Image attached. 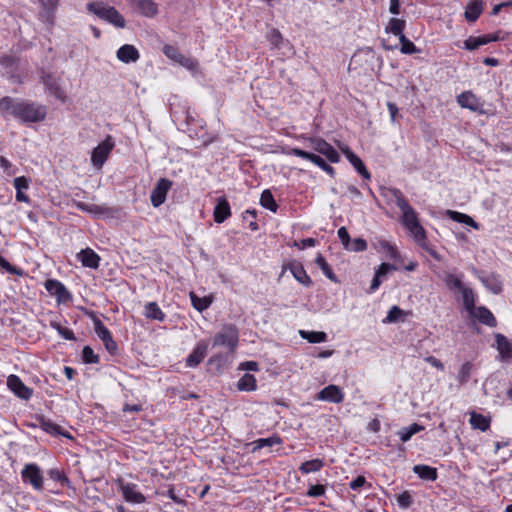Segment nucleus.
<instances>
[{
    "instance_id": "nucleus-37",
    "label": "nucleus",
    "mask_w": 512,
    "mask_h": 512,
    "mask_svg": "<svg viewBox=\"0 0 512 512\" xmlns=\"http://www.w3.org/2000/svg\"><path fill=\"white\" fill-rule=\"evenodd\" d=\"M472 371H473V364L469 361L464 362L460 366L458 373L456 375V380L459 383V385H464L469 381Z\"/></svg>"
},
{
    "instance_id": "nucleus-54",
    "label": "nucleus",
    "mask_w": 512,
    "mask_h": 512,
    "mask_svg": "<svg viewBox=\"0 0 512 512\" xmlns=\"http://www.w3.org/2000/svg\"><path fill=\"white\" fill-rule=\"evenodd\" d=\"M48 474L52 480L59 482L62 486H68L70 483L66 475L58 469H51Z\"/></svg>"
},
{
    "instance_id": "nucleus-5",
    "label": "nucleus",
    "mask_w": 512,
    "mask_h": 512,
    "mask_svg": "<svg viewBox=\"0 0 512 512\" xmlns=\"http://www.w3.org/2000/svg\"><path fill=\"white\" fill-rule=\"evenodd\" d=\"M115 146L112 136L108 135L98 146H96L91 154V163L93 166L101 169L111 151Z\"/></svg>"
},
{
    "instance_id": "nucleus-59",
    "label": "nucleus",
    "mask_w": 512,
    "mask_h": 512,
    "mask_svg": "<svg viewBox=\"0 0 512 512\" xmlns=\"http://www.w3.org/2000/svg\"><path fill=\"white\" fill-rule=\"evenodd\" d=\"M0 267L13 275H20L21 272L13 265H11L5 258L0 255Z\"/></svg>"
},
{
    "instance_id": "nucleus-36",
    "label": "nucleus",
    "mask_w": 512,
    "mask_h": 512,
    "mask_svg": "<svg viewBox=\"0 0 512 512\" xmlns=\"http://www.w3.org/2000/svg\"><path fill=\"white\" fill-rule=\"evenodd\" d=\"M299 335L309 343H322L327 340V334L322 331L299 330Z\"/></svg>"
},
{
    "instance_id": "nucleus-14",
    "label": "nucleus",
    "mask_w": 512,
    "mask_h": 512,
    "mask_svg": "<svg viewBox=\"0 0 512 512\" xmlns=\"http://www.w3.org/2000/svg\"><path fill=\"white\" fill-rule=\"evenodd\" d=\"M7 386L19 398L28 400L32 396V390L28 388L16 375H10L7 379Z\"/></svg>"
},
{
    "instance_id": "nucleus-55",
    "label": "nucleus",
    "mask_w": 512,
    "mask_h": 512,
    "mask_svg": "<svg viewBox=\"0 0 512 512\" xmlns=\"http://www.w3.org/2000/svg\"><path fill=\"white\" fill-rule=\"evenodd\" d=\"M326 488L322 484L311 485L306 492L308 497H321L325 494Z\"/></svg>"
},
{
    "instance_id": "nucleus-35",
    "label": "nucleus",
    "mask_w": 512,
    "mask_h": 512,
    "mask_svg": "<svg viewBox=\"0 0 512 512\" xmlns=\"http://www.w3.org/2000/svg\"><path fill=\"white\" fill-rule=\"evenodd\" d=\"M405 27H406L405 20L399 19V18H391L385 27V32L391 33V34L401 38V35H404L403 32H404Z\"/></svg>"
},
{
    "instance_id": "nucleus-42",
    "label": "nucleus",
    "mask_w": 512,
    "mask_h": 512,
    "mask_svg": "<svg viewBox=\"0 0 512 512\" xmlns=\"http://www.w3.org/2000/svg\"><path fill=\"white\" fill-rule=\"evenodd\" d=\"M348 161L351 165L357 170L359 174H361L365 179H370L371 175L366 169L363 161L354 153H349Z\"/></svg>"
},
{
    "instance_id": "nucleus-3",
    "label": "nucleus",
    "mask_w": 512,
    "mask_h": 512,
    "mask_svg": "<svg viewBox=\"0 0 512 512\" xmlns=\"http://www.w3.org/2000/svg\"><path fill=\"white\" fill-rule=\"evenodd\" d=\"M87 8L91 13L117 28H124L126 25L124 17L116 9L103 2L89 3Z\"/></svg>"
},
{
    "instance_id": "nucleus-44",
    "label": "nucleus",
    "mask_w": 512,
    "mask_h": 512,
    "mask_svg": "<svg viewBox=\"0 0 512 512\" xmlns=\"http://www.w3.org/2000/svg\"><path fill=\"white\" fill-rule=\"evenodd\" d=\"M260 204L264 208H266V209H268V210H270L272 212H276L277 208H278V206H277V204H276V202L274 200V197H273L272 193L270 192V190H264L262 192L261 197H260Z\"/></svg>"
},
{
    "instance_id": "nucleus-33",
    "label": "nucleus",
    "mask_w": 512,
    "mask_h": 512,
    "mask_svg": "<svg viewBox=\"0 0 512 512\" xmlns=\"http://www.w3.org/2000/svg\"><path fill=\"white\" fill-rule=\"evenodd\" d=\"M189 296L192 306L199 312H203L208 309L213 302V297L211 295L199 297L194 292H190Z\"/></svg>"
},
{
    "instance_id": "nucleus-8",
    "label": "nucleus",
    "mask_w": 512,
    "mask_h": 512,
    "mask_svg": "<svg viewBox=\"0 0 512 512\" xmlns=\"http://www.w3.org/2000/svg\"><path fill=\"white\" fill-rule=\"evenodd\" d=\"M313 149L322 154L331 163H338L340 161V155L335 148L322 138H310Z\"/></svg>"
},
{
    "instance_id": "nucleus-31",
    "label": "nucleus",
    "mask_w": 512,
    "mask_h": 512,
    "mask_svg": "<svg viewBox=\"0 0 512 512\" xmlns=\"http://www.w3.org/2000/svg\"><path fill=\"white\" fill-rule=\"evenodd\" d=\"M483 285L489 289L493 294H499L502 291V283L499 277L495 274H490L485 277H480Z\"/></svg>"
},
{
    "instance_id": "nucleus-18",
    "label": "nucleus",
    "mask_w": 512,
    "mask_h": 512,
    "mask_svg": "<svg viewBox=\"0 0 512 512\" xmlns=\"http://www.w3.org/2000/svg\"><path fill=\"white\" fill-rule=\"evenodd\" d=\"M117 59L123 63H134L140 58L139 51L134 45L125 44L116 52Z\"/></svg>"
},
{
    "instance_id": "nucleus-2",
    "label": "nucleus",
    "mask_w": 512,
    "mask_h": 512,
    "mask_svg": "<svg viewBox=\"0 0 512 512\" xmlns=\"http://www.w3.org/2000/svg\"><path fill=\"white\" fill-rule=\"evenodd\" d=\"M392 193L395 199L396 206L402 212V224L413 235L415 241L419 245L423 246L426 240V233L424 228L420 224L417 212L405 199L403 193L400 190L394 189Z\"/></svg>"
},
{
    "instance_id": "nucleus-20",
    "label": "nucleus",
    "mask_w": 512,
    "mask_h": 512,
    "mask_svg": "<svg viewBox=\"0 0 512 512\" xmlns=\"http://www.w3.org/2000/svg\"><path fill=\"white\" fill-rule=\"evenodd\" d=\"M396 266L389 264V263H382L379 268L376 270L374 278L371 282L369 292L373 293L375 292L384 279H386L387 275L391 272L396 270Z\"/></svg>"
},
{
    "instance_id": "nucleus-58",
    "label": "nucleus",
    "mask_w": 512,
    "mask_h": 512,
    "mask_svg": "<svg viewBox=\"0 0 512 512\" xmlns=\"http://www.w3.org/2000/svg\"><path fill=\"white\" fill-rule=\"evenodd\" d=\"M286 154L288 155H293V156H297V157H301L303 159H306V160H311L312 156H313V153H310V152H307V151H304L302 149H299V148H291L289 149Z\"/></svg>"
},
{
    "instance_id": "nucleus-43",
    "label": "nucleus",
    "mask_w": 512,
    "mask_h": 512,
    "mask_svg": "<svg viewBox=\"0 0 512 512\" xmlns=\"http://www.w3.org/2000/svg\"><path fill=\"white\" fill-rule=\"evenodd\" d=\"M315 263L322 270L323 274L328 279H330L333 282H337L338 281L336 275L334 274V272L332 271V269L330 268V266L326 262L325 258L321 254L317 255V257L315 258Z\"/></svg>"
},
{
    "instance_id": "nucleus-4",
    "label": "nucleus",
    "mask_w": 512,
    "mask_h": 512,
    "mask_svg": "<svg viewBox=\"0 0 512 512\" xmlns=\"http://www.w3.org/2000/svg\"><path fill=\"white\" fill-rule=\"evenodd\" d=\"M239 332L236 326L228 324L214 336L213 346H226L230 351H234L238 345Z\"/></svg>"
},
{
    "instance_id": "nucleus-17",
    "label": "nucleus",
    "mask_w": 512,
    "mask_h": 512,
    "mask_svg": "<svg viewBox=\"0 0 512 512\" xmlns=\"http://www.w3.org/2000/svg\"><path fill=\"white\" fill-rule=\"evenodd\" d=\"M130 3L145 17L152 18L158 13V5L153 0H130Z\"/></svg>"
},
{
    "instance_id": "nucleus-45",
    "label": "nucleus",
    "mask_w": 512,
    "mask_h": 512,
    "mask_svg": "<svg viewBox=\"0 0 512 512\" xmlns=\"http://www.w3.org/2000/svg\"><path fill=\"white\" fill-rule=\"evenodd\" d=\"M94 331L97 336L103 341L110 338L112 335L108 328L103 324V322L99 318L93 319Z\"/></svg>"
},
{
    "instance_id": "nucleus-38",
    "label": "nucleus",
    "mask_w": 512,
    "mask_h": 512,
    "mask_svg": "<svg viewBox=\"0 0 512 512\" xmlns=\"http://www.w3.org/2000/svg\"><path fill=\"white\" fill-rule=\"evenodd\" d=\"M461 293V296H462V301H463V306L465 308V310L467 312H469L470 310H473V308L475 307V303H476V299H475V294L473 292V290L466 286L459 291Z\"/></svg>"
},
{
    "instance_id": "nucleus-28",
    "label": "nucleus",
    "mask_w": 512,
    "mask_h": 512,
    "mask_svg": "<svg viewBox=\"0 0 512 512\" xmlns=\"http://www.w3.org/2000/svg\"><path fill=\"white\" fill-rule=\"evenodd\" d=\"M463 274H454V273H445L443 277V282L445 285L452 291L457 290L458 292L462 290L465 287V284L463 283Z\"/></svg>"
},
{
    "instance_id": "nucleus-51",
    "label": "nucleus",
    "mask_w": 512,
    "mask_h": 512,
    "mask_svg": "<svg viewBox=\"0 0 512 512\" xmlns=\"http://www.w3.org/2000/svg\"><path fill=\"white\" fill-rule=\"evenodd\" d=\"M82 359L85 363L96 364L99 362V356L94 353L90 346H85L82 350Z\"/></svg>"
},
{
    "instance_id": "nucleus-62",
    "label": "nucleus",
    "mask_w": 512,
    "mask_h": 512,
    "mask_svg": "<svg viewBox=\"0 0 512 512\" xmlns=\"http://www.w3.org/2000/svg\"><path fill=\"white\" fill-rule=\"evenodd\" d=\"M337 233H338V237L341 240V243L344 245V247L346 245H349L350 236H349L347 229L345 227H341L338 229Z\"/></svg>"
},
{
    "instance_id": "nucleus-30",
    "label": "nucleus",
    "mask_w": 512,
    "mask_h": 512,
    "mask_svg": "<svg viewBox=\"0 0 512 512\" xmlns=\"http://www.w3.org/2000/svg\"><path fill=\"white\" fill-rule=\"evenodd\" d=\"M413 472L423 480L435 481L437 479V469L428 465H415L413 467Z\"/></svg>"
},
{
    "instance_id": "nucleus-29",
    "label": "nucleus",
    "mask_w": 512,
    "mask_h": 512,
    "mask_svg": "<svg viewBox=\"0 0 512 512\" xmlns=\"http://www.w3.org/2000/svg\"><path fill=\"white\" fill-rule=\"evenodd\" d=\"M496 346L503 359L512 357V343L502 334L496 335Z\"/></svg>"
},
{
    "instance_id": "nucleus-19",
    "label": "nucleus",
    "mask_w": 512,
    "mask_h": 512,
    "mask_svg": "<svg viewBox=\"0 0 512 512\" xmlns=\"http://www.w3.org/2000/svg\"><path fill=\"white\" fill-rule=\"evenodd\" d=\"M231 216L230 204L225 197H219L214 207L213 217L216 223H223Z\"/></svg>"
},
{
    "instance_id": "nucleus-27",
    "label": "nucleus",
    "mask_w": 512,
    "mask_h": 512,
    "mask_svg": "<svg viewBox=\"0 0 512 512\" xmlns=\"http://www.w3.org/2000/svg\"><path fill=\"white\" fill-rule=\"evenodd\" d=\"M446 215L451 220H453L455 222L466 224V225L474 228L475 230L480 229V225L477 222H475L474 219L467 214H464V213H461L458 211H454V210H447Z\"/></svg>"
},
{
    "instance_id": "nucleus-39",
    "label": "nucleus",
    "mask_w": 512,
    "mask_h": 512,
    "mask_svg": "<svg viewBox=\"0 0 512 512\" xmlns=\"http://www.w3.org/2000/svg\"><path fill=\"white\" fill-rule=\"evenodd\" d=\"M75 206L79 210L89 213V214H93V215H101L108 211V209L106 207L99 206L96 204L85 203V202H81V201L76 202Z\"/></svg>"
},
{
    "instance_id": "nucleus-16",
    "label": "nucleus",
    "mask_w": 512,
    "mask_h": 512,
    "mask_svg": "<svg viewBox=\"0 0 512 512\" xmlns=\"http://www.w3.org/2000/svg\"><path fill=\"white\" fill-rule=\"evenodd\" d=\"M41 82L46 87V89L53 94L57 99H59L62 102L66 101V93L64 90L59 86L58 81L56 78H54L51 74L43 73L41 75Z\"/></svg>"
},
{
    "instance_id": "nucleus-7",
    "label": "nucleus",
    "mask_w": 512,
    "mask_h": 512,
    "mask_svg": "<svg viewBox=\"0 0 512 512\" xmlns=\"http://www.w3.org/2000/svg\"><path fill=\"white\" fill-rule=\"evenodd\" d=\"M163 53L169 59L179 63L181 66L190 71H196L198 62L192 57H187L179 52V50L171 45H166L163 48Z\"/></svg>"
},
{
    "instance_id": "nucleus-24",
    "label": "nucleus",
    "mask_w": 512,
    "mask_h": 512,
    "mask_svg": "<svg viewBox=\"0 0 512 512\" xmlns=\"http://www.w3.org/2000/svg\"><path fill=\"white\" fill-rule=\"evenodd\" d=\"M29 179L25 176L16 177L13 181L14 187L16 189L15 198L18 202L29 203L30 199L28 195H26L23 191L29 188Z\"/></svg>"
},
{
    "instance_id": "nucleus-21",
    "label": "nucleus",
    "mask_w": 512,
    "mask_h": 512,
    "mask_svg": "<svg viewBox=\"0 0 512 512\" xmlns=\"http://www.w3.org/2000/svg\"><path fill=\"white\" fill-rule=\"evenodd\" d=\"M77 259L82 263L84 267L91 269H97L99 267L100 257L91 248L82 249L77 254Z\"/></svg>"
},
{
    "instance_id": "nucleus-6",
    "label": "nucleus",
    "mask_w": 512,
    "mask_h": 512,
    "mask_svg": "<svg viewBox=\"0 0 512 512\" xmlns=\"http://www.w3.org/2000/svg\"><path fill=\"white\" fill-rule=\"evenodd\" d=\"M21 477L24 483L30 484L36 491L43 490V475L38 465L34 463L26 464L22 471Z\"/></svg>"
},
{
    "instance_id": "nucleus-10",
    "label": "nucleus",
    "mask_w": 512,
    "mask_h": 512,
    "mask_svg": "<svg viewBox=\"0 0 512 512\" xmlns=\"http://www.w3.org/2000/svg\"><path fill=\"white\" fill-rule=\"evenodd\" d=\"M345 394L343 390L334 384H330L320 390L317 394V399L321 401H327L334 404H340L343 402Z\"/></svg>"
},
{
    "instance_id": "nucleus-22",
    "label": "nucleus",
    "mask_w": 512,
    "mask_h": 512,
    "mask_svg": "<svg viewBox=\"0 0 512 512\" xmlns=\"http://www.w3.org/2000/svg\"><path fill=\"white\" fill-rule=\"evenodd\" d=\"M468 313L471 317L476 318L487 326L495 327L497 324L494 315L484 306L474 307L473 310H470Z\"/></svg>"
},
{
    "instance_id": "nucleus-52",
    "label": "nucleus",
    "mask_w": 512,
    "mask_h": 512,
    "mask_svg": "<svg viewBox=\"0 0 512 512\" xmlns=\"http://www.w3.org/2000/svg\"><path fill=\"white\" fill-rule=\"evenodd\" d=\"M485 45V40L481 36L473 37L470 36L464 41V48L467 50H475L480 46Z\"/></svg>"
},
{
    "instance_id": "nucleus-12",
    "label": "nucleus",
    "mask_w": 512,
    "mask_h": 512,
    "mask_svg": "<svg viewBox=\"0 0 512 512\" xmlns=\"http://www.w3.org/2000/svg\"><path fill=\"white\" fill-rule=\"evenodd\" d=\"M45 288L50 295L56 297L58 303H65L71 299V295L66 287L58 280H47L45 282Z\"/></svg>"
},
{
    "instance_id": "nucleus-56",
    "label": "nucleus",
    "mask_w": 512,
    "mask_h": 512,
    "mask_svg": "<svg viewBox=\"0 0 512 512\" xmlns=\"http://www.w3.org/2000/svg\"><path fill=\"white\" fill-rule=\"evenodd\" d=\"M0 167L2 168L3 172L8 176L14 175L17 171L13 164L3 156L0 157Z\"/></svg>"
},
{
    "instance_id": "nucleus-25",
    "label": "nucleus",
    "mask_w": 512,
    "mask_h": 512,
    "mask_svg": "<svg viewBox=\"0 0 512 512\" xmlns=\"http://www.w3.org/2000/svg\"><path fill=\"white\" fill-rule=\"evenodd\" d=\"M469 423L473 429L485 432L490 428L491 419L473 411L470 413Z\"/></svg>"
},
{
    "instance_id": "nucleus-23",
    "label": "nucleus",
    "mask_w": 512,
    "mask_h": 512,
    "mask_svg": "<svg viewBox=\"0 0 512 512\" xmlns=\"http://www.w3.org/2000/svg\"><path fill=\"white\" fill-rule=\"evenodd\" d=\"M484 9V2L482 0H471L464 12V17L468 22H475Z\"/></svg>"
},
{
    "instance_id": "nucleus-49",
    "label": "nucleus",
    "mask_w": 512,
    "mask_h": 512,
    "mask_svg": "<svg viewBox=\"0 0 512 512\" xmlns=\"http://www.w3.org/2000/svg\"><path fill=\"white\" fill-rule=\"evenodd\" d=\"M50 325H51L52 328L57 330L59 335H61V337H63L64 339H66V340H74L75 339L74 332L71 329L63 327L58 322H51Z\"/></svg>"
},
{
    "instance_id": "nucleus-15",
    "label": "nucleus",
    "mask_w": 512,
    "mask_h": 512,
    "mask_svg": "<svg viewBox=\"0 0 512 512\" xmlns=\"http://www.w3.org/2000/svg\"><path fill=\"white\" fill-rule=\"evenodd\" d=\"M208 350V344L202 340L197 343L192 352L186 358V366L194 368L198 366L205 358Z\"/></svg>"
},
{
    "instance_id": "nucleus-48",
    "label": "nucleus",
    "mask_w": 512,
    "mask_h": 512,
    "mask_svg": "<svg viewBox=\"0 0 512 512\" xmlns=\"http://www.w3.org/2000/svg\"><path fill=\"white\" fill-rule=\"evenodd\" d=\"M403 315L404 312L402 309H400L398 306H393L388 311L387 316L383 319V323L397 322L402 318Z\"/></svg>"
},
{
    "instance_id": "nucleus-13",
    "label": "nucleus",
    "mask_w": 512,
    "mask_h": 512,
    "mask_svg": "<svg viewBox=\"0 0 512 512\" xmlns=\"http://www.w3.org/2000/svg\"><path fill=\"white\" fill-rule=\"evenodd\" d=\"M457 102L462 108L473 112H483V103L471 91H465L457 97Z\"/></svg>"
},
{
    "instance_id": "nucleus-57",
    "label": "nucleus",
    "mask_w": 512,
    "mask_h": 512,
    "mask_svg": "<svg viewBox=\"0 0 512 512\" xmlns=\"http://www.w3.org/2000/svg\"><path fill=\"white\" fill-rule=\"evenodd\" d=\"M380 246H381L382 250L386 253L387 257H389L390 259L398 258L399 254H398L396 248L393 245H391L389 242L381 241Z\"/></svg>"
},
{
    "instance_id": "nucleus-61",
    "label": "nucleus",
    "mask_w": 512,
    "mask_h": 512,
    "mask_svg": "<svg viewBox=\"0 0 512 512\" xmlns=\"http://www.w3.org/2000/svg\"><path fill=\"white\" fill-rule=\"evenodd\" d=\"M398 504L402 508H407L411 504V496L408 492H403L398 496Z\"/></svg>"
},
{
    "instance_id": "nucleus-64",
    "label": "nucleus",
    "mask_w": 512,
    "mask_h": 512,
    "mask_svg": "<svg viewBox=\"0 0 512 512\" xmlns=\"http://www.w3.org/2000/svg\"><path fill=\"white\" fill-rule=\"evenodd\" d=\"M425 361L428 362L431 366H433L434 368H436V369H438L440 371L444 370L443 363L439 359L434 357V356H429V357L425 358Z\"/></svg>"
},
{
    "instance_id": "nucleus-63",
    "label": "nucleus",
    "mask_w": 512,
    "mask_h": 512,
    "mask_svg": "<svg viewBox=\"0 0 512 512\" xmlns=\"http://www.w3.org/2000/svg\"><path fill=\"white\" fill-rule=\"evenodd\" d=\"M365 482L366 479L364 476H357L354 480L350 482L349 486L352 490H358L365 484Z\"/></svg>"
},
{
    "instance_id": "nucleus-41",
    "label": "nucleus",
    "mask_w": 512,
    "mask_h": 512,
    "mask_svg": "<svg viewBox=\"0 0 512 512\" xmlns=\"http://www.w3.org/2000/svg\"><path fill=\"white\" fill-rule=\"evenodd\" d=\"M424 430V427L422 425H419L417 423H413L409 425L408 427H403L398 431V435L402 442H407L411 439L413 435L416 433Z\"/></svg>"
},
{
    "instance_id": "nucleus-40",
    "label": "nucleus",
    "mask_w": 512,
    "mask_h": 512,
    "mask_svg": "<svg viewBox=\"0 0 512 512\" xmlns=\"http://www.w3.org/2000/svg\"><path fill=\"white\" fill-rule=\"evenodd\" d=\"M323 466H324V461L317 458V459H312V460L303 462L300 465L299 470L303 474H309L311 472L320 471L323 468Z\"/></svg>"
},
{
    "instance_id": "nucleus-47",
    "label": "nucleus",
    "mask_w": 512,
    "mask_h": 512,
    "mask_svg": "<svg viewBox=\"0 0 512 512\" xmlns=\"http://www.w3.org/2000/svg\"><path fill=\"white\" fill-rule=\"evenodd\" d=\"M282 443V440L279 436H271L268 438H260L254 442L255 448L254 449H261L263 447H271L274 445H280Z\"/></svg>"
},
{
    "instance_id": "nucleus-60",
    "label": "nucleus",
    "mask_w": 512,
    "mask_h": 512,
    "mask_svg": "<svg viewBox=\"0 0 512 512\" xmlns=\"http://www.w3.org/2000/svg\"><path fill=\"white\" fill-rule=\"evenodd\" d=\"M189 136L190 137H196L198 140L201 141V144L204 146L209 145L214 141V136L207 135L206 133H202L201 135L193 134L191 130H189Z\"/></svg>"
},
{
    "instance_id": "nucleus-11",
    "label": "nucleus",
    "mask_w": 512,
    "mask_h": 512,
    "mask_svg": "<svg viewBox=\"0 0 512 512\" xmlns=\"http://www.w3.org/2000/svg\"><path fill=\"white\" fill-rule=\"evenodd\" d=\"M172 186V182L166 178H161L155 188L151 192V203L154 207H159L165 200L169 189Z\"/></svg>"
},
{
    "instance_id": "nucleus-9",
    "label": "nucleus",
    "mask_w": 512,
    "mask_h": 512,
    "mask_svg": "<svg viewBox=\"0 0 512 512\" xmlns=\"http://www.w3.org/2000/svg\"><path fill=\"white\" fill-rule=\"evenodd\" d=\"M118 486L125 501L133 504H141L145 502V496L140 491H138L136 484L124 483L123 481L119 480Z\"/></svg>"
},
{
    "instance_id": "nucleus-1",
    "label": "nucleus",
    "mask_w": 512,
    "mask_h": 512,
    "mask_svg": "<svg viewBox=\"0 0 512 512\" xmlns=\"http://www.w3.org/2000/svg\"><path fill=\"white\" fill-rule=\"evenodd\" d=\"M0 111L4 115H12L22 122H40L46 117V107L11 97L0 99Z\"/></svg>"
},
{
    "instance_id": "nucleus-50",
    "label": "nucleus",
    "mask_w": 512,
    "mask_h": 512,
    "mask_svg": "<svg viewBox=\"0 0 512 512\" xmlns=\"http://www.w3.org/2000/svg\"><path fill=\"white\" fill-rule=\"evenodd\" d=\"M40 427L47 433L52 435L61 434V428L57 424L53 423L50 420L41 419L40 420Z\"/></svg>"
},
{
    "instance_id": "nucleus-32",
    "label": "nucleus",
    "mask_w": 512,
    "mask_h": 512,
    "mask_svg": "<svg viewBox=\"0 0 512 512\" xmlns=\"http://www.w3.org/2000/svg\"><path fill=\"white\" fill-rule=\"evenodd\" d=\"M144 315L148 319L164 321L165 314L156 302H149L144 307Z\"/></svg>"
},
{
    "instance_id": "nucleus-34",
    "label": "nucleus",
    "mask_w": 512,
    "mask_h": 512,
    "mask_svg": "<svg viewBox=\"0 0 512 512\" xmlns=\"http://www.w3.org/2000/svg\"><path fill=\"white\" fill-rule=\"evenodd\" d=\"M239 391H255L257 389V380L254 375L246 373L237 382Z\"/></svg>"
},
{
    "instance_id": "nucleus-46",
    "label": "nucleus",
    "mask_w": 512,
    "mask_h": 512,
    "mask_svg": "<svg viewBox=\"0 0 512 512\" xmlns=\"http://www.w3.org/2000/svg\"><path fill=\"white\" fill-rule=\"evenodd\" d=\"M399 42L401 44V53L410 55L419 52V49L405 35H401V38H399Z\"/></svg>"
},
{
    "instance_id": "nucleus-26",
    "label": "nucleus",
    "mask_w": 512,
    "mask_h": 512,
    "mask_svg": "<svg viewBox=\"0 0 512 512\" xmlns=\"http://www.w3.org/2000/svg\"><path fill=\"white\" fill-rule=\"evenodd\" d=\"M289 270L294 278L302 285L308 287L312 284L311 278L307 275L305 269L300 263L289 264Z\"/></svg>"
},
{
    "instance_id": "nucleus-53",
    "label": "nucleus",
    "mask_w": 512,
    "mask_h": 512,
    "mask_svg": "<svg viewBox=\"0 0 512 512\" xmlns=\"http://www.w3.org/2000/svg\"><path fill=\"white\" fill-rule=\"evenodd\" d=\"M345 248L350 251L361 252L366 250L367 243L362 238H356L354 240L350 239L349 245H346Z\"/></svg>"
}]
</instances>
